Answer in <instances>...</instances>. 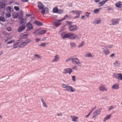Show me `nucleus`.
<instances>
[{"mask_svg":"<svg viewBox=\"0 0 122 122\" xmlns=\"http://www.w3.org/2000/svg\"><path fill=\"white\" fill-rule=\"evenodd\" d=\"M68 5H69V6L71 7L72 6V4L71 3H68Z\"/></svg>","mask_w":122,"mask_h":122,"instance_id":"obj_60","label":"nucleus"},{"mask_svg":"<svg viewBox=\"0 0 122 122\" xmlns=\"http://www.w3.org/2000/svg\"><path fill=\"white\" fill-rule=\"evenodd\" d=\"M71 60L73 63L78 65L79 66H81V63L79 60L77 58H72Z\"/></svg>","mask_w":122,"mask_h":122,"instance_id":"obj_2","label":"nucleus"},{"mask_svg":"<svg viewBox=\"0 0 122 122\" xmlns=\"http://www.w3.org/2000/svg\"><path fill=\"white\" fill-rule=\"evenodd\" d=\"M61 36L62 38L63 39L67 38H69V33L65 34L63 32L61 34Z\"/></svg>","mask_w":122,"mask_h":122,"instance_id":"obj_10","label":"nucleus"},{"mask_svg":"<svg viewBox=\"0 0 122 122\" xmlns=\"http://www.w3.org/2000/svg\"><path fill=\"white\" fill-rule=\"evenodd\" d=\"M77 29V27L76 25H71L69 28V30L71 31L76 30Z\"/></svg>","mask_w":122,"mask_h":122,"instance_id":"obj_12","label":"nucleus"},{"mask_svg":"<svg viewBox=\"0 0 122 122\" xmlns=\"http://www.w3.org/2000/svg\"><path fill=\"white\" fill-rule=\"evenodd\" d=\"M41 39L40 38H37L35 39V40L36 42H38L41 40Z\"/></svg>","mask_w":122,"mask_h":122,"instance_id":"obj_51","label":"nucleus"},{"mask_svg":"<svg viewBox=\"0 0 122 122\" xmlns=\"http://www.w3.org/2000/svg\"><path fill=\"white\" fill-rule=\"evenodd\" d=\"M28 35L27 33H24L22 34L20 36L21 38H25Z\"/></svg>","mask_w":122,"mask_h":122,"instance_id":"obj_28","label":"nucleus"},{"mask_svg":"<svg viewBox=\"0 0 122 122\" xmlns=\"http://www.w3.org/2000/svg\"><path fill=\"white\" fill-rule=\"evenodd\" d=\"M119 88V85L117 84H115L112 86V88L113 89H118Z\"/></svg>","mask_w":122,"mask_h":122,"instance_id":"obj_23","label":"nucleus"},{"mask_svg":"<svg viewBox=\"0 0 122 122\" xmlns=\"http://www.w3.org/2000/svg\"><path fill=\"white\" fill-rule=\"evenodd\" d=\"M14 9L16 11H18L19 10V8L18 6H15L14 7Z\"/></svg>","mask_w":122,"mask_h":122,"instance_id":"obj_47","label":"nucleus"},{"mask_svg":"<svg viewBox=\"0 0 122 122\" xmlns=\"http://www.w3.org/2000/svg\"><path fill=\"white\" fill-rule=\"evenodd\" d=\"M61 19L59 20H56L53 22V24L54 25L56 26V27L60 25L61 24V22L62 21Z\"/></svg>","mask_w":122,"mask_h":122,"instance_id":"obj_6","label":"nucleus"},{"mask_svg":"<svg viewBox=\"0 0 122 122\" xmlns=\"http://www.w3.org/2000/svg\"><path fill=\"white\" fill-rule=\"evenodd\" d=\"M62 86L63 88L66 89L65 90L67 91L68 92H73L75 91V88L68 85H66L65 84H62Z\"/></svg>","mask_w":122,"mask_h":122,"instance_id":"obj_1","label":"nucleus"},{"mask_svg":"<svg viewBox=\"0 0 122 122\" xmlns=\"http://www.w3.org/2000/svg\"><path fill=\"white\" fill-rule=\"evenodd\" d=\"M26 44L25 41L22 43H21L19 46V47H22L26 45Z\"/></svg>","mask_w":122,"mask_h":122,"instance_id":"obj_32","label":"nucleus"},{"mask_svg":"<svg viewBox=\"0 0 122 122\" xmlns=\"http://www.w3.org/2000/svg\"><path fill=\"white\" fill-rule=\"evenodd\" d=\"M106 1L103 0L100 2L99 3V6H101L106 3Z\"/></svg>","mask_w":122,"mask_h":122,"instance_id":"obj_31","label":"nucleus"},{"mask_svg":"<svg viewBox=\"0 0 122 122\" xmlns=\"http://www.w3.org/2000/svg\"><path fill=\"white\" fill-rule=\"evenodd\" d=\"M46 43H42L40 45V46H42V47H44L46 45Z\"/></svg>","mask_w":122,"mask_h":122,"instance_id":"obj_52","label":"nucleus"},{"mask_svg":"<svg viewBox=\"0 0 122 122\" xmlns=\"http://www.w3.org/2000/svg\"><path fill=\"white\" fill-rule=\"evenodd\" d=\"M25 25H23L22 26L20 27L18 29V31L19 32L22 31L25 29Z\"/></svg>","mask_w":122,"mask_h":122,"instance_id":"obj_21","label":"nucleus"},{"mask_svg":"<svg viewBox=\"0 0 122 122\" xmlns=\"http://www.w3.org/2000/svg\"><path fill=\"white\" fill-rule=\"evenodd\" d=\"M85 44V42L83 41L81 42V43H80L79 45V46L78 47V48H80V47H82L83 46H84Z\"/></svg>","mask_w":122,"mask_h":122,"instance_id":"obj_33","label":"nucleus"},{"mask_svg":"<svg viewBox=\"0 0 122 122\" xmlns=\"http://www.w3.org/2000/svg\"><path fill=\"white\" fill-rule=\"evenodd\" d=\"M71 118L72 119V120L73 122H77V119L78 118V117L76 116H71Z\"/></svg>","mask_w":122,"mask_h":122,"instance_id":"obj_22","label":"nucleus"},{"mask_svg":"<svg viewBox=\"0 0 122 122\" xmlns=\"http://www.w3.org/2000/svg\"><path fill=\"white\" fill-rule=\"evenodd\" d=\"M70 45L72 47H74L76 46L75 43L73 42L70 43Z\"/></svg>","mask_w":122,"mask_h":122,"instance_id":"obj_45","label":"nucleus"},{"mask_svg":"<svg viewBox=\"0 0 122 122\" xmlns=\"http://www.w3.org/2000/svg\"><path fill=\"white\" fill-rule=\"evenodd\" d=\"M85 57H93V56L90 53L86 54L85 55Z\"/></svg>","mask_w":122,"mask_h":122,"instance_id":"obj_30","label":"nucleus"},{"mask_svg":"<svg viewBox=\"0 0 122 122\" xmlns=\"http://www.w3.org/2000/svg\"><path fill=\"white\" fill-rule=\"evenodd\" d=\"M59 59V56L58 55H56L54 57V59L52 61V62H56Z\"/></svg>","mask_w":122,"mask_h":122,"instance_id":"obj_19","label":"nucleus"},{"mask_svg":"<svg viewBox=\"0 0 122 122\" xmlns=\"http://www.w3.org/2000/svg\"><path fill=\"white\" fill-rule=\"evenodd\" d=\"M112 23V25L117 24L119 22V19H113L111 20Z\"/></svg>","mask_w":122,"mask_h":122,"instance_id":"obj_14","label":"nucleus"},{"mask_svg":"<svg viewBox=\"0 0 122 122\" xmlns=\"http://www.w3.org/2000/svg\"><path fill=\"white\" fill-rule=\"evenodd\" d=\"M26 26L27 27L26 29V31H29L32 29L33 28L32 25L30 22H28L26 24Z\"/></svg>","mask_w":122,"mask_h":122,"instance_id":"obj_8","label":"nucleus"},{"mask_svg":"<svg viewBox=\"0 0 122 122\" xmlns=\"http://www.w3.org/2000/svg\"><path fill=\"white\" fill-rule=\"evenodd\" d=\"M34 56L35 58H40L41 56L37 54L34 55Z\"/></svg>","mask_w":122,"mask_h":122,"instance_id":"obj_44","label":"nucleus"},{"mask_svg":"<svg viewBox=\"0 0 122 122\" xmlns=\"http://www.w3.org/2000/svg\"><path fill=\"white\" fill-rule=\"evenodd\" d=\"M20 43V40H18L14 44L13 46L14 48H16L18 47H19L20 45H19Z\"/></svg>","mask_w":122,"mask_h":122,"instance_id":"obj_13","label":"nucleus"},{"mask_svg":"<svg viewBox=\"0 0 122 122\" xmlns=\"http://www.w3.org/2000/svg\"><path fill=\"white\" fill-rule=\"evenodd\" d=\"M13 16L14 18H16L18 17V15L17 13H15L13 14Z\"/></svg>","mask_w":122,"mask_h":122,"instance_id":"obj_40","label":"nucleus"},{"mask_svg":"<svg viewBox=\"0 0 122 122\" xmlns=\"http://www.w3.org/2000/svg\"><path fill=\"white\" fill-rule=\"evenodd\" d=\"M99 88L100 91L101 92H103L104 91H107L108 90L104 86H99Z\"/></svg>","mask_w":122,"mask_h":122,"instance_id":"obj_15","label":"nucleus"},{"mask_svg":"<svg viewBox=\"0 0 122 122\" xmlns=\"http://www.w3.org/2000/svg\"><path fill=\"white\" fill-rule=\"evenodd\" d=\"M72 69H74L75 70H77V69H78V68L77 67V66H73L72 68Z\"/></svg>","mask_w":122,"mask_h":122,"instance_id":"obj_50","label":"nucleus"},{"mask_svg":"<svg viewBox=\"0 0 122 122\" xmlns=\"http://www.w3.org/2000/svg\"><path fill=\"white\" fill-rule=\"evenodd\" d=\"M71 58H69L68 59H66V62H67L69 61H70V60H71Z\"/></svg>","mask_w":122,"mask_h":122,"instance_id":"obj_58","label":"nucleus"},{"mask_svg":"<svg viewBox=\"0 0 122 122\" xmlns=\"http://www.w3.org/2000/svg\"><path fill=\"white\" fill-rule=\"evenodd\" d=\"M69 38L71 39H80V37L78 36L75 34L69 33Z\"/></svg>","mask_w":122,"mask_h":122,"instance_id":"obj_4","label":"nucleus"},{"mask_svg":"<svg viewBox=\"0 0 122 122\" xmlns=\"http://www.w3.org/2000/svg\"><path fill=\"white\" fill-rule=\"evenodd\" d=\"M5 20L4 18L0 16V21L5 22Z\"/></svg>","mask_w":122,"mask_h":122,"instance_id":"obj_43","label":"nucleus"},{"mask_svg":"<svg viewBox=\"0 0 122 122\" xmlns=\"http://www.w3.org/2000/svg\"><path fill=\"white\" fill-rule=\"evenodd\" d=\"M115 54L114 53H113L110 56V57H113L115 55Z\"/></svg>","mask_w":122,"mask_h":122,"instance_id":"obj_59","label":"nucleus"},{"mask_svg":"<svg viewBox=\"0 0 122 122\" xmlns=\"http://www.w3.org/2000/svg\"><path fill=\"white\" fill-rule=\"evenodd\" d=\"M101 20H95L93 21V23L94 24H98L100 23L101 22Z\"/></svg>","mask_w":122,"mask_h":122,"instance_id":"obj_27","label":"nucleus"},{"mask_svg":"<svg viewBox=\"0 0 122 122\" xmlns=\"http://www.w3.org/2000/svg\"><path fill=\"white\" fill-rule=\"evenodd\" d=\"M3 53V51H0V56L2 55Z\"/></svg>","mask_w":122,"mask_h":122,"instance_id":"obj_63","label":"nucleus"},{"mask_svg":"<svg viewBox=\"0 0 122 122\" xmlns=\"http://www.w3.org/2000/svg\"><path fill=\"white\" fill-rule=\"evenodd\" d=\"M85 18V16L84 15L81 16V18L82 19H83Z\"/></svg>","mask_w":122,"mask_h":122,"instance_id":"obj_64","label":"nucleus"},{"mask_svg":"<svg viewBox=\"0 0 122 122\" xmlns=\"http://www.w3.org/2000/svg\"><path fill=\"white\" fill-rule=\"evenodd\" d=\"M37 6L38 8L40 10L43 9L44 7V5H43L42 3L40 2H39L38 3Z\"/></svg>","mask_w":122,"mask_h":122,"instance_id":"obj_16","label":"nucleus"},{"mask_svg":"<svg viewBox=\"0 0 122 122\" xmlns=\"http://www.w3.org/2000/svg\"><path fill=\"white\" fill-rule=\"evenodd\" d=\"M72 80L74 81H76L75 77V76H72Z\"/></svg>","mask_w":122,"mask_h":122,"instance_id":"obj_55","label":"nucleus"},{"mask_svg":"<svg viewBox=\"0 0 122 122\" xmlns=\"http://www.w3.org/2000/svg\"><path fill=\"white\" fill-rule=\"evenodd\" d=\"M102 49L104 53L105 54V55H107L109 54L110 51L109 49L105 47L104 48H102Z\"/></svg>","mask_w":122,"mask_h":122,"instance_id":"obj_9","label":"nucleus"},{"mask_svg":"<svg viewBox=\"0 0 122 122\" xmlns=\"http://www.w3.org/2000/svg\"><path fill=\"white\" fill-rule=\"evenodd\" d=\"M46 32V30H40L38 32V35H41L45 34Z\"/></svg>","mask_w":122,"mask_h":122,"instance_id":"obj_17","label":"nucleus"},{"mask_svg":"<svg viewBox=\"0 0 122 122\" xmlns=\"http://www.w3.org/2000/svg\"><path fill=\"white\" fill-rule=\"evenodd\" d=\"M101 0H94L95 2L96 3H98Z\"/></svg>","mask_w":122,"mask_h":122,"instance_id":"obj_62","label":"nucleus"},{"mask_svg":"<svg viewBox=\"0 0 122 122\" xmlns=\"http://www.w3.org/2000/svg\"><path fill=\"white\" fill-rule=\"evenodd\" d=\"M101 9V8H99V9H95L94 10V13L95 14H97V13L99 12V10H100Z\"/></svg>","mask_w":122,"mask_h":122,"instance_id":"obj_35","label":"nucleus"},{"mask_svg":"<svg viewBox=\"0 0 122 122\" xmlns=\"http://www.w3.org/2000/svg\"><path fill=\"white\" fill-rule=\"evenodd\" d=\"M58 9V8L57 7H55L53 9V12L54 13H57Z\"/></svg>","mask_w":122,"mask_h":122,"instance_id":"obj_34","label":"nucleus"},{"mask_svg":"<svg viewBox=\"0 0 122 122\" xmlns=\"http://www.w3.org/2000/svg\"><path fill=\"white\" fill-rule=\"evenodd\" d=\"M122 2L121 1H119L116 3L115 6L117 8L120 7L122 5Z\"/></svg>","mask_w":122,"mask_h":122,"instance_id":"obj_25","label":"nucleus"},{"mask_svg":"<svg viewBox=\"0 0 122 122\" xmlns=\"http://www.w3.org/2000/svg\"><path fill=\"white\" fill-rule=\"evenodd\" d=\"M113 76V77L116 79L122 81V74L121 73L116 74L114 73Z\"/></svg>","mask_w":122,"mask_h":122,"instance_id":"obj_5","label":"nucleus"},{"mask_svg":"<svg viewBox=\"0 0 122 122\" xmlns=\"http://www.w3.org/2000/svg\"><path fill=\"white\" fill-rule=\"evenodd\" d=\"M31 41L30 39H27L25 41L26 45L27 44L30 42Z\"/></svg>","mask_w":122,"mask_h":122,"instance_id":"obj_39","label":"nucleus"},{"mask_svg":"<svg viewBox=\"0 0 122 122\" xmlns=\"http://www.w3.org/2000/svg\"><path fill=\"white\" fill-rule=\"evenodd\" d=\"M64 11V10H62L58 9V10L57 12V13L61 14L63 13Z\"/></svg>","mask_w":122,"mask_h":122,"instance_id":"obj_37","label":"nucleus"},{"mask_svg":"<svg viewBox=\"0 0 122 122\" xmlns=\"http://www.w3.org/2000/svg\"><path fill=\"white\" fill-rule=\"evenodd\" d=\"M91 14V12H87L85 13V15L87 17H89L90 15Z\"/></svg>","mask_w":122,"mask_h":122,"instance_id":"obj_41","label":"nucleus"},{"mask_svg":"<svg viewBox=\"0 0 122 122\" xmlns=\"http://www.w3.org/2000/svg\"><path fill=\"white\" fill-rule=\"evenodd\" d=\"M115 66L116 67L119 66L120 64V63L119 61H116L113 63Z\"/></svg>","mask_w":122,"mask_h":122,"instance_id":"obj_24","label":"nucleus"},{"mask_svg":"<svg viewBox=\"0 0 122 122\" xmlns=\"http://www.w3.org/2000/svg\"><path fill=\"white\" fill-rule=\"evenodd\" d=\"M64 70L65 71L63 72V73L67 74L68 73L70 75L72 72V69L70 68H66L64 69Z\"/></svg>","mask_w":122,"mask_h":122,"instance_id":"obj_11","label":"nucleus"},{"mask_svg":"<svg viewBox=\"0 0 122 122\" xmlns=\"http://www.w3.org/2000/svg\"><path fill=\"white\" fill-rule=\"evenodd\" d=\"M82 12L81 11L73 10L70 12V13H73L76 15L74 17V18L76 19L79 17L80 14Z\"/></svg>","mask_w":122,"mask_h":122,"instance_id":"obj_3","label":"nucleus"},{"mask_svg":"<svg viewBox=\"0 0 122 122\" xmlns=\"http://www.w3.org/2000/svg\"><path fill=\"white\" fill-rule=\"evenodd\" d=\"M68 16L67 15H65L64 16V17L61 19V20H62V21L64 20H66V19L67 18H68Z\"/></svg>","mask_w":122,"mask_h":122,"instance_id":"obj_38","label":"nucleus"},{"mask_svg":"<svg viewBox=\"0 0 122 122\" xmlns=\"http://www.w3.org/2000/svg\"><path fill=\"white\" fill-rule=\"evenodd\" d=\"M39 31V29H36L35 31L33 32V34L35 36H37L38 34V32Z\"/></svg>","mask_w":122,"mask_h":122,"instance_id":"obj_29","label":"nucleus"},{"mask_svg":"<svg viewBox=\"0 0 122 122\" xmlns=\"http://www.w3.org/2000/svg\"><path fill=\"white\" fill-rule=\"evenodd\" d=\"M57 116H61L62 115V114L61 113H57Z\"/></svg>","mask_w":122,"mask_h":122,"instance_id":"obj_56","label":"nucleus"},{"mask_svg":"<svg viewBox=\"0 0 122 122\" xmlns=\"http://www.w3.org/2000/svg\"><path fill=\"white\" fill-rule=\"evenodd\" d=\"M43 104V105L44 107H47V105L44 102H42Z\"/></svg>","mask_w":122,"mask_h":122,"instance_id":"obj_54","label":"nucleus"},{"mask_svg":"<svg viewBox=\"0 0 122 122\" xmlns=\"http://www.w3.org/2000/svg\"><path fill=\"white\" fill-rule=\"evenodd\" d=\"M19 19L20 20V19L21 20L20 21V23L21 24L24 25L26 23L25 20V19L22 18V17H21L19 18Z\"/></svg>","mask_w":122,"mask_h":122,"instance_id":"obj_20","label":"nucleus"},{"mask_svg":"<svg viewBox=\"0 0 122 122\" xmlns=\"http://www.w3.org/2000/svg\"><path fill=\"white\" fill-rule=\"evenodd\" d=\"M114 108V107L113 106H111L109 107L108 108V110H110L111 109H113Z\"/></svg>","mask_w":122,"mask_h":122,"instance_id":"obj_53","label":"nucleus"},{"mask_svg":"<svg viewBox=\"0 0 122 122\" xmlns=\"http://www.w3.org/2000/svg\"><path fill=\"white\" fill-rule=\"evenodd\" d=\"M21 0L23 2H28V0Z\"/></svg>","mask_w":122,"mask_h":122,"instance_id":"obj_61","label":"nucleus"},{"mask_svg":"<svg viewBox=\"0 0 122 122\" xmlns=\"http://www.w3.org/2000/svg\"><path fill=\"white\" fill-rule=\"evenodd\" d=\"M42 10L41 12L43 14H44L45 13V10L44 8L43 9H41Z\"/></svg>","mask_w":122,"mask_h":122,"instance_id":"obj_49","label":"nucleus"},{"mask_svg":"<svg viewBox=\"0 0 122 122\" xmlns=\"http://www.w3.org/2000/svg\"><path fill=\"white\" fill-rule=\"evenodd\" d=\"M15 41V40H12L8 42L7 44H9L12 43L14 42Z\"/></svg>","mask_w":122,"mask_h":122,"instance_id":"obj_46","label":"nucleus"},{"mask_svg":"<svg viewBox=\"0 0 122 122\" xmlns=\"http://www.w3.org/2000/svg\"><path fill=\"white\" fill-rule=\"evenodd\" d=\"M11 8L10 6H8L6 8V10H9L10 12L11 11Z\"/></svg>","mask_w":122,"mask_h":122,"instance_id":"obj_42","label":"nucleus"},{"mask_svg":"<svg viewBox=\"0 0 122 122\" xmlns=\"http://www.w3.org/2000/svg\"><path fill=\"white\" fill-rule=\"evenodd\" d=\"M113 46V45L112 44H110L107 46H105V48H112Z\"/></svg>","mask_w":122,"mask_h":122,"instance_id":"obj_36","label":"nucleus"},{"mask_svg":"<svg viewBox=\"0 0 122 122\" xmlns=\"http://www.w3.org/2000/svg\"><path fill=\"white\" fill-rule=\"evenodd\" d=\"M7 30L8 31H10L11 30V28L10 27H8L7 28Z\"/></svg>","mask_w":122,"mask_h":122,"instance_id":"obj_57","label":"nucleus"},{"mask_svg":"<svg viewBox=\"0 0 122 122\" xmlns=\"http://www.w3.org/2000/svg\"><path fill=\"white\" fill-rule=\"evenodd\" d=\"M6 16L8 17L9 18L10 17L11 15L10 13H7L6 14Z\"/></svg>","mask_w":122,"mask_h":122,"instance_id":"obj_48","label":"nucleus"},{"mask_svg":"<svg viewBox=\"0 0 122 122\" xmlns=\"http://www.w3.org/2000/svg\"><path fill=\"white\" fill-rule=\"evenodd\" d=\"M112 115V114H111L106 115L105 117L104 118V119L103 120V121L105 122H106L107 120L109 119L111 117V116Z\"/></svg>","mask_w":122,"mask_h":122,"instance_id":"obj_18","label":"nucleus"},{"mask_svg":"<svg viewBox=\"0 0 122 122\" xmlns=\"http://www.w3.org/2000/svg\"><path fill=\"white\" fill-rule=\"evenodd\" d=\"M35 23L36 25L38 26H41L42 25V23L39 21L35 20Z\"/></svg>","mask_w":122,"mask_h":122,"instance_id":"obj_26","label":"nucleus"},{"mask_svg":"<svg viewBox=\"0 0 122 122\" xmlns=\"http://www.w3.org/2000/svg\"><path fill=\"white\" fill-rule=\"evenodd\" d=\"M100 109H97L93 114V118H96L100 114Z\"/></svg>","mask_w":122,"mask_h":122,"instance_id":"obj_7","label":"nucleus"}]
</instances>
